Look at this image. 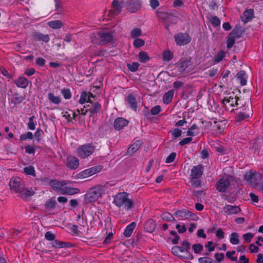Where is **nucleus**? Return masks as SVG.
<instances>
[{"label":"nucleus","instance_id":"1","mask_svg":"<svg viewBox=\"0 0 263 263\" xmlns=\"http://www.w3.org/2000/svg\"><path fill=\"white\" fill-rule=\"evenodd\" d=\"M11 191L18 193L23 199H26L32 195V192L25 187L24 181L19 177L12 178L9 182Z\"/></svg>","mask_w":263,"mask_h":263},{"label":"nucleus","instance_id":"2","mask_svg":"<svg viewBox=\"0 0 263 263\" xmlns=\"http://www.w3.org/2000/svg\"><path fill=\"white\" fill-rule=\"evenodd\" d=\"M244 180L251 186L263 193L262 176L260 173L252 170H250L245 175Z\"/></svg>","mask_w":263,"mask_h":263},{"label":"nucleus","instance_id":"3","mask_svg":"<svg viewBox=\"0 0 263 263\" xmlns=\"http://www.w3.org/2000/svg\"><path fill=\"white\" fill-rule=\"evenodd\" d=\"M113 203L117 207L126 210H130L134 205V202L129 198V194L124 192L118 193L114 196Z\"/></svg>","mask_w":263,"mask_h":263},{"label":"nucleus","instance_id":"4","mask_svg":"<svg viewBox=\"0 0 263 263\" xmlns=\"http://www.w3.org/2000/svg\"><path fill=\"white\" fill-rule=\"evenodd\" d=\"M204 168L202 165L194 166L191 170L189 182L191 185L196 188L201 186V181L200 179L203 173Z\"/></svg>","mask_w":263,"mask_h":263},{"label":"nucleus","instance_id":"5","mask_svg":"<svg viewBox=\"0 0 263 263\" xmlns=\"http://www.w3.org/2000/svg\"><path fill=\"white\" fill-rule=\"evenodd\" d=\"M104 186L97 185L90 189L85 195V199L88 202H93L97 201L105 193Z\"/></svg>","mask_w":263,"mask_h":263},{"label":"nucleus","instance_id":"6","mask_svg":"<svg viewBox=\"0 0 263 263\" xmlns=\"http://www.w3.org/2000/svg\"><path fill=\"white\" fill-rule=\"evenodd\" d=\"M112 39V34L110 32H97L92 37V42L103 45L111 42Z\"/></svg>","mask_w":263,"mask_h":263},{"label":"nucleus","instance_id":"7","mask_svg":"<svg viewBox=\"0 0 263 263\" xmlns=\"http://www.w3.org/2000/svg\"><path fill=\"white\" fill-rule=\"evenodd\" d=\"M252 115V111L251 108L248 106H244L241 108L236 109L235 121L239 122L241 121L249 118Z\"/></svg>","mask_w":263,"mask_h":263},{"label":"nucleus","instance_id":"8","mask_svg":"<svg viewBox=\"0 0 263 263\" xmlns=\"http://www.w3.org/2000/svg\"><path fill=\"white\" fill-rule=\"evenodd\" d=\"M239 98L234 93H229L228 96L223 98L221 101L223 106L227 110H229L230 107L237 106L238 105V101Z\"/></svg>","mask_w":263,"mask_h":263},{"label":"nucleus","instance_id":"9","mask_svg":"<svg viewBox=\"0 0 263 263\" xmlns=\"http://www.w3.org/2000/svg\"><path fill=\"white\" fill-rule=\"evenodd\" d=\"M95 147L91 144H84L78 148V153L80 157L86 158L90 156L94 152Z\"/></svg>","mask_w":263,"mask_h":263},{"label":"nucleus","instance_id":"10","mask_svg":"<svg viewBox=\"0 0 263 263\" xmlns=\"http://www.w3.org/2000/svg\"><path fill=\"white\" fill-rule=\"evenodd\" d=\"M174 38L176 45L179 46L185 45L191 41V36L186 32L177 33L174 35Z\"/></svg>","mask_w":263,"mask_h":263},{"label":"nucleus","instance_id":"11","mask_svg":"<svg viewBox=\"0 0 263 263\" xmlns=\"http://www.w3.org/2000/svg\"><path fill=\"white\" fill-rule=\"evenodd\" d=\"M230 185V181L228 176L223 175L218 179L216 183V190L221 193L225 192Z\"/></svg>","mask_w":263,"mask_h":263},{"label":"nucleus","instance_id":"12","mask_svg":"<svg viewBox=\"0 0 263 263\" xmlns=\"http://www.w3.org/2000/svg\"><path fill=\"white\" fill-rule=\"evenodd\" d=\"M102 168L103 167L101 165H97L86 169L78 174V178L82 179L87 178L100 172L102 170Z\"/></svg>","mask_w":263,"mask_h":263},{"label":"nucleus","instance_id":"13","mask_svg":"<svg viewBox=\"0 0 263 263\" xmlns=\"http://www.w3.org/2000/svg\"><path fill=\"white\" fill-rule=\"evenodd\" d=\"M69 183V181H60L58 180L54 179L50 181V186L56 192L61 193L63 185H67Z\"/></svg>","mask_w":263,"mask_h":263},{"label":"nucleus","instance_id":"14","mask_svg":"<svg viewBox=\"0 0 263 263\" xmlns=\"http://www.w3.org/2000/svg\"><path fill=\"white\" fill-rule=\"evenodd\" d=\"M141 2L140 0H130L127 4V9L132 13H135L140 9Z\"/></svg>","mask_w":263,"mask_h":263},{"label":"nucleus","instance_id":"15","mask_svg":"<svg viewBox=\"0 0 263 263\" xmlns=\"http://www.w3.org/2000/svg\"><path fill=\"white\" fill-rule=\"evenodd\" d=\"M223 211L226 215H231L239 213L241 210L238 206L227 204L223 208Z\"/></svg>","mask_w":263,"mask_h":263},{"label":"nucleus","instance_id":"16","mask_svg":"<svg viewBox=\"0 0 263 263\" xmlns=\"http://www.w3.org/2000/svg\"><path fill=\"white\" fill-rule=\"evenodd\" d=\"M192 62L191 59H183L178 62V70L180 72L185 71L191 65Z\"/></svg>","mask_w":263,"mask_h":263},{"label":"nucleus","instance_id":"17","mask_svg":"<svg viewBox=\"0 0 263 263\" xmlns=\"http://www.w3.org/2000/svg\"><path fill=\"white\" fill-rule=\"evenodd\" d=\"M32 36L35 41H42L47 43L50 40V37L48 34H44L41 32L35 31L32 33Z\"/></svg>","mask_w":263,"mask_h":263},{"label":"nucleus","instance_id":"18","mask_svg":"<svg viewBox=\"0 0 263 263\" xmlns=\"http://www.w3.org/2000/svg\"><path fill=\"white\" fill-rule=\"evenodd\" d=\"M79 161L77 158L74 156H70L68 157L66 165L71 170H75L78 167Z\"/></svg>","mask_w":263,"mask_h":263},{"label":"nucleus","instance_id":"19","mask_svg":"<svg viewBox=\"0 0 263 263\" xmlns=\"http://www.w3.org/2000/svg\"><path fill=\"white\" fill-rule=\"evenodd\" d=\"M128 124V121L125 119L119 117L117 118L114 122V127L116 130H121Z\"/></svg>","mask_w":263,"mask_h":263},{"label":"nucleus","instance_id":"20","mask_svg":"<svg viewBox=\"0 0 263 263\" xmlns=\"http://www.w3.org/2000/svg\"><path fill=\"white\" fill-rule=\"evenodd\" d=\"M80 193V190L78 188L72 187L66 185H64L61 194L67 195H73Z\"/></svg>","mask_w":263,"mask_h":263},{"label":"nucleus","instance_id":"21","mask_svg":"<svg viewBox=\"0 0 263 263\" xmlns=\"http://www.w3.org/2000/svg\"><path fill=\"white\" fill-rule=\"evenodd\" d=\"M125 101L129 105L130 108L136 111L137 109V102L136 101V97L132 94H129L127 96Z\"/></svg>","mask_w":263,"mask_h":263},{"label":"nucleus","instance_id":"22","mask_svg":"<svg viewBox=\"0 0 263 263\" xmlns=\"http://www.w3.org/2000/svg\"><path fill=\"white\" fill-rule=\"evenodd\" d=\"M14 83L18 87L26 88L28 86L29 81L26 78L20 76L14 81Z\"/></svg>","mask_w":263,"mask_h":263},{"label":"nucleus","instance_id":"23","mask_svg":"<svg viewBox=\"0 0 263 263\" xmlns=\"http://www.w3.org/2000/svg\"><path fill=\"white\" fill-rule=\"evenodd\" d=\"M174 215L176 217L182 220L186 219L191 217V213L184 209L176 211Z\"/></svg>","mask_w":263,"mask_h":263},{"label":"nucleus","instance_id":"24","mask_svg":"<svg viewBox=\"0 0 263 263\" xmlns=\"http://www.w3.org/2000/svg\"><path fill=\"white\" fill-rule=\"evenodd\" d=\"M142 144V141L140 140H137L135 142L132 144L128 148L126 154L128 155H131L139 149Z\"/></svg>","mask_w":263,"mask_h":263},{"label":"nucleus","instance_id":"25","mask_svg":"<svg viewBox=\"0 0 263 263\" xmlns=\"http://www.w3.org/2000/svg\"><path fill=\"white\" fill-rule=\"evenodd\" d=\"M254 15V11L252 9L246 10L243 13L241 17L242 21L245 23H248L250 21Z\"/></svg>","mask_w":263,"mask_h":263},{"label":"nucleus","instance_id":"26","mask_svg":"<svg viewBox=\"0 0 263 263\" xmlns=\"http://www.w3.org/2000/svg\"><path fill=\"white\" fill-rule=\"evenodd\" d=\"M236 78L239 81L241 85L245 86L247 84V76L245 71H239L236 74Z\"/></svg>","mask_w":263,"mask_h":263},{"label":"nucleus","instance_id":"27","mask_svg":"<svg viewBox=\"0 0 263 263\" xmlns=\"http://www.w3.org/2000/svg\"><path fill=\"white\" fill-rule=\"evenodd\" d=\"M136 226L135 222H132L129 224L125 228L124 231V235L125 237H128L130 236L133 232Z\"/></svg>","mask_w":263,"mask_h":263},{"label":"nucleus","instance_id":"28","mask_svg":"<svg viewBox=\"0 0 263 263\" xmlns=\"http://www.w3.org/2000/svg\"><path fill=\"white\" fill-rule=\"evenodd\" d=\"M174 95V90H170L165 92L163 97V102L165 104H169L172 100Z\"/></svg>","mask_w":263,"mask_h":263},{"label":"nucleus","instance_id":"29","mask_svg":"<svg viewBox=\"0 0 263 263\" xmlns=\"http://www.w3.org/2000/svg\"><path fill=\"white\" fill-rule=\"evenodd\" d=\"M91 104V106L89 105V108L88 109V111L91 114H95L99 112L101 108V105L98 102L92 103Z\"/></svg>","mask_w":263,"mask_h":263},{"label":"nucleus","instance_id":"30","mask_svg":"<svg viewBox=\"0 0 263 263\" xmlns=\"http://www.w3.org/2000/svg\"><path fill=\"white\" fill-rule=\"evenodd\" d=\"M48 99L52 104L59 105L61 102V99L59 96H55L52 92L48 93Z\"/></svg>","mask_w":263,"mask_h":263},{"label":"nucleus","instance_id":"31","mask_svg":"<svg viewBox=\"0 0 263 263\" xmlns=\"http://www.w3.org/2000/svg\"><path fill=\"white\" fill-rule=\"evenodd\" d=\"M199 133V129L196 125L193 124L189 128L187 131L186 135L191 137H194L197 135Z\"/></svg>","mask_w":263,"mask_h":263},{"label":"nucleus","instance_id":"32","mask_svg":"<svg viewBox=\"0 0 263 263\" xmlns=\"http://www.w3.org/2000/svg\"><path fill=\"white\" fill-rule=\"evenodd\" d=\"M111 6L114 14L117 15L120 13L122 7L118 0H114Z\"/></svg>","mask_w":263,"mask_h":263},{"label":"nucleus","instance_id":"33","mask_svg":"<svg viewBox=\"0 0 263 263\" xmlns=\"http://www.w3.org/2000/svg\"><path fill=\"white\" fill-rule=\"evenodd\" d=\"M52 246L55 248H63L65 247H69L70 245L69 242L54 240L52 242Z\"/></svg>","mask_w":263,"mask_h":263},{"label":"nucleus","instance_id":"34","mask_svg":"<svg viewBox=\"0 0 263 263\" xmlns=\"http://www.w3.org/2000/svg\"><path fill=\"white\" fill-rule=\"evenodd\" d=\"M156 228V223L152 219L147 220L145 224V228L149 232H153Z\"/></svg>","mask_w":263,"mask_h":263},{"label":"nucleus","instance_id":"35","mask_svg":"<svg viewBox=\"0 0 263 263\" xmlns=\"http://www.w3.org/2000/svg\"><path fill=\"white\" fill-rule=\"evenodd\" d=\"M24 100V97H23L19 95L17 92L14 93L11 99V102L14 105H17L20 104Z\"/></svg>","mask_w":263,"mask_h":263},{"label":"nucleus","instance_id":"36","mask_svg":"<svg viewBox=\"0 0 263 263\" xmlns=\"http://www.w3.org/2000/svg\"><path fill=\"white\" fill-rule=\"evenodd\" d=\"M212 147L217 152H218L220 155L224 154L226 153V149H224V147L218 142H214L212 145Z\"/></svg>","mask_w":263,"mask_h":263},{"label":"nucleus","instance_id":"37","mask_svg":"<svg viewBox=\"0 0 263 263\" xmlns=\"http://www.w3.org/2000/svg\"><path fill=\"white\" fill-rule=\"evenodd\" d=\"M182 247H183L184 249L186 252L187 256H186V258L189 259H192L193 256L189 252L190 249V244L189 243V242L186 240L183 241L182 242Z\"/></svg>","mask_w":263,"mask_h":263},{"label":"nucleus","instance_id":"38","mask_svg":"<svg viewBox=\"0 0 263 263\" xmlns=\"http://www.w3.org/2000/svg\"><path fill=\"white\" fill-rule=\"evenodd\" d=\"M147 53L144 51H140L138 55V60L141 63H146L149 60Z\"/></svg>","mask_w":263,"mask_h":263},{"label":"nucleus","instance_id":"39","mask_svg":"<svg viewBox=\"0 0 263 263\" xmlns=\"http://www.w3.org/2000/svg\"><path fill=\"white\" fill-rule=\"evenodd\" d=\"M230 241L232 245H237L239 243V235L236 232H233L230 236Z\"/></svg>","mask_w":263,"mask_h":263},{"label":"nucleus","instance_id":"40","mask_svg":"<svg viewBox=\"0 0 263 263\" xmlns=\"http://www.w3.org/2000/svg\"><path fill=\"white\" fill-rule=\"evenodd\" d=\"M172 252L176 256H181V253H186L183 247L174 246L172 248Z\"/></svg>","mask_w":263,"mask_h":263},{"label":"nucleus","instance_id":"41","mask_svg":"<svg viewBox=\"0 0 263 263\" xmlns=\"http://www.w3.org/2000/svg\"><path fill=\"white\" fill-rule=\"evenodd\" d=\"M48 25L50 28L53 29H59L62 26V23L61 21L56 20L49 22Z\"/></svg>","mask_w":263,"mask_h":263},{"label":"nucleus","instance_id":"42","mask_svg":"<svg viewBox=\"0 0 263 263\" xmlns=\"http://www.w3.org/2000/svg\"><path fill=\"white\" fill-rule=\"evenodd\" d=\"M235 39L239 38L242 35V31L240 28L237 27L234 28L231 33H229Z\"/></svg>","mask_w":263,"mask_h":263},{"label":"nucleus","instance_id":"43","mask_svg":"<svg viewBox=\"0 0 263 263\" xmlns=\"http://www.w3.org/2000/svg\"><path fill=\"white\" fill-rule=\"evenodd\" d=\"M33 137L32 133L30 132H28L26 133L20 135V140L23 141L26 140H31Z\"/></svg>","mask_w":263,"mask_h":263},{"label":"nucleus","instance_id":"44","mask_svg":"<svg viewBox=\"0 0 263 263\" xmlns=\"http://www.w3.org/2000/svg\"><path fill=\"white\" fill-rule=\"evenodd\" d=\"M225 57V52L221 50L218 53H217V54L214 57V62L215 63H219L220 61H222V60L223 59V58Z\"/></svg>","mask_w":263,"mask_h":263},{"label":"nucleus","instance_id":"45","mask_svg":"<svg viewBox=\"0 0 263 263\" xmlns=\"http://www.w3.org/2000/svg\"><path fill=\"white\" fill-rule=\"evenodd\" d=\"M161 218L163 220L167 221H175V219L173 216L168 212H164L161 214Z\"/></svg>","mask_w":263,"mask_h":263},{"label":"nucleus","instance_id":"46","mask_svg":"<svg viewBox=\"0 0 263 263\" xmlns=\"http://www.w3.org/2000/svg\"><path fill=\"white\" fill-rule=\"evenodd\" d=\"M140 64L138 62H133L132 64H127V67L132 72H136L138 70Z\"/></svg>","mask_w":263,"mask_h":263},{"label":"nucleus","instance_id":"47","mask_svg":"<svg viewBox=\"0 0 263 263\" xmlns=\"http://www.w3.org/2000/svg\"><path fill=\"white\" fill-rule=\"evenodd\" d=\"M213 128L218 133L221 134L224 132V126L221 122L215 123Z\"/></svg>","mask_w":263,"mask_h":263},{"label":"nucleus","instance_id":"48","mask_svg":"<svg viewBox=\"0 0 263 263\" xmlns=\"http://www.w3.org/2000/svg\"><path fill=\"white\" fill-rule=\"evenodd\" d=\"M142 34V31L140 28H135L130 32V36L132 38H137Z\"/></svg>","mask_w":263,"mask_h":263},{"label":"nucleus","instance_id":"49","mask_svg":"<svg viewBox=\"0 0 263 263\" xmlns=\"http://www.w3.org/2000/svg\"><path fill=\"white\" fill-rule=\"evenodd\" d=\"M236 39L233 36L231 35V34H229L227 37V48L228 49L231 48L234 45Z\"/></svg>","mask_w":263,"mask_h":263},{"label":"nucleus","instance_id":"50","mask_svg":"<svg viewBox=\"0 0 263 263\" xmlns=\"http://www.w3.org/2000/svg\"><path fill=\"white\" fill-rule=\"evenodd\" d=\"M173 57V53L169 50L164 51L163 53V59L164 61L168 62L171 61Z\"/></svg>","mask_w":263,"mask_h":263},{"label":"nucleus","instance_id":"51","mask_svg":"<svg viewBox=\"0 0 263 263\" xmlns=\"http://www.w3.org/2000/svg\"><path fill=\"white\" fill-rule=\"evenodd\" d=\"M209 20L214 27L219 26L220 24V21L217 16H211Z\"/></svg>","mask_w":263,"mask_h":263},{"label":"nucleus","instance_id":"52","mask_svg":"<svg viewBox=\"0 0 263 263\" xmlns=\"http://www.w3.org/2000/svg\"><path fill=\"white\" fill-rule=\"evenodd\" d=\"M61 92L64 98L66 100L69 99L71 98L72 95L69 89H63L61 90Z\"/></svg>","mask_w":263,"mask_h":263},{"label":"nucleus","instance_id":"53","mask_svg":"<svg viewBox=\"0 0 263 263\" xmlns=\"http://www.w3.org/2000/svg\"><path fill=\"white\" fill-rule=\"evenodd\" d=\"M24 171L25 174H26L27 175H32L33 176H34L35 175L34 167L32 165H30L28 167H25L24 168Z\"/></svg>","mask_w":263,"mask_h":263},{"label":"nucleus","instance_id":"54","mask_svg":"<svg viewBox=\"0 0 263 263\" xmlns=\"http://www.w3.org/2000/svg\"><path fill=\"white\" fill-rule=\"evenodd\" d=\"M88 93L86 91H83L81 93L80 98L79 99V102L81 104H84L86 102H87L88 100Z\"/></svg>","mask_w":263,"mask_h":263},{"label":"nucleus","instance_id":"55","mask_svg":"<svg viewBox=\"0 0 263 263\" xmlns=\"http://www.w3.org/2000/svg\"><path fill=\"white\" fill-rule=\"evenodd\" d=\"M56 204L57 202L54 199H50L46 202L45 205L46 208L52 209L55 207Z\"/></svg>","mask_w":263,"mask_h":263},{"label":"nucleus","instance_id":"56","mask_svg":"<svg viewBox=\"0 0 263 263\" xmlns=\"http://www.w3.org/2000/svg\"><path fill=\"white\" fill-rule=\"evenodd\" d=\"M144 41L139 38H136L133 43V44L136 48H140L144 46Z\"/></svg>","mask_w":263,"mask_h":263},{"label":"nucleus","instance_id":"57","mask_svg":"<svg viewBox=\"0 0 263 263\" xmlns=\"http://www.w3.org/2000/svg\"><path fill=\"white\" fill-rule=\"evenodd\" d=\"M254 234L252 233H247L246 234H244L242 235V238L244 240L245 242H250L251 241V239L253 238Z\"/></svg>","mask_w":263,"mask_h":263},{"label":"nucleus","instance_id":"58","mask_svg":"<svg viewBox=\"0 0 263 263\" xmlns=\"http://www.w3.org/2000/svg\"><path fill=\"white\" fill-rule=\"evenodd\" d=\"M172 135L174 139H176L181 136L182 132L179 128H175L171 131Z\"/></svg>","mask_w":263,"mask_h":263},{"label":"nucleus","instance_id":"59","mask_svg":"<svg viewBox=\"0 0 263 263\" xmlns=\"http://www.w3.org/2000/svg\"><path fill=\"white\" fill-rule=\"evenodd\" d=\"M192 248L195 253L198 254L202 251L203 246L200 243L194 244L193 245Z\"/></svg>","mask_w":263,"mask_h":263},{"label":"nucleus","instance_id":"60","mask_svg":"<svg viewBox=\"0 0 263 263\" xmlns=\"http://www.w3.org/2000/svg\"><path fill=\"white\" fill-rule=\"evenodd\" d=\"M43 132L40 128H37L34 133V137L36 141L39 142L41 140L42 135Z\"/></svg>","mask_w":263,"mask_h":263},{"label":"nucleus","instance_id":"61","mask_svg":"<svg viewBox=\"0 0 263 263\" xmlns=\"http://www.w3.org/2000/svg\"><path fill=\"white\" fill-rule=\"evenodd\" d=\"M199 263H215V261L210 257H200L198 259Z\"/></svg>","mask_w":263,"mask_h":263},{"label":"nucleus","instance_id":"62","mask_svg":"<svg viewBox=\"0 0 263 263\" xmlns=\"http://www.w3.org/2000/svg\"><path fill=\"white\" fill-rule=\"evenodd\" d=\"M176 157V154L175 152L171 153L170 155L166 158L165 163H170L173 162Z\"/></svg>","mask_w":263,"mask_h":263},{"label":"nucleus","instance_id":"63","mask_svg":"<svg viewBox=\"0 0 263 263\" xmlns=\"http://www.w3.org/2000/svg\"><path fill=\"white\" fill-rule=\"evenodd\" d=\"M34 116H32L29 118V121L27 124L28 127L31 130H34L35 129V125L33 122Z\"/></svg>","mask_w":263,"mask_h":263},{"label":"nucleus","instance_id":"64","mask_svg":"<svg viewBox=\"0 0 263 263\" xmlns=\"http://www.w3.org/2000/svg\"><path fill=\"white\" fill-rule=\"evenodd\" d=\"M45 238L49 240H54L55 236L50 231L47 232L45 234Z\"/></svg>","mask_w":263,"mask_h":263}]
</instances>
